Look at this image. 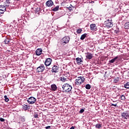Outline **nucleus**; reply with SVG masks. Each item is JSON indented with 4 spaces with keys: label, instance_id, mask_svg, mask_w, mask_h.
Wrapping results in <instances>:
<instances>
[{
    "label": "nucleus",
    "instance_id": "f257e3e1",
    "mask_svg": "<svg viewBox=\"0 0 129 129\" xmlns=\"http://www.w3.org/2000/svg\"><path fill=\"white\" fill-rule=\"evenodd\" d=\"M62 88L66 92H70V91L72 89V86L68 84H65L62 86Z\"/></svg>",
    "mask_w": 129,
    "mask_h": 129
},
{
    "label": "nucleus",
    "instance_id": "f03ea898",
    "mask_svg": "<svg viewBox=\"0 0 129 129\" xmlns=\"http://www.w3.org/2000/svg\"><path fill=\"white\" fill-rule=\"evenodd\" d=\"M84 80H85L84 77H78L76 80V84L77 85H79L82 83H83L84 82Z\"/></svg>",
    "mask_w": 129,
    "mask_h": 129
},
{
    "label": "nucleus",
    "instance_id": "7ed1b4c3",
    "mask_svg": "<svg viewBox=\"0 0 129 129\" xmlns=\"http://www.w3.org/2000/svg\"><path fill=\"white\" fill-rule=\"evenodd\" d=\"M70 40V38L68 36H65L61 39V44L62 45H66L67 43H69V41Z\"/></svg>",
    "mask_w": 129,
    "mask_h": 129
},
{
    "label": "nucleus",
    "instance_id": "20e7f679",
    "mask_svg": "<svg viewBox=\"0 0 129 129\" xmlns=\"http://www.w3.org/2000/svg\"><path fill=\"white\" fill-rule=\"evenodd\" d=\"M104 24L107 28H111L112 27H113V24H112L111 20H107L105 22Z\"/></svg>",
    "mask_w": 129,
    "mask_h": 129
},
{
    "label": "nucleus",
    "instance_id": "39448f33",
    "mask_svg": "<svg viewBox=\"0 0 129 129\" xmlns=\"http://www.w3.org/2000/svg\"><path fill=\"white\" fill-rule=\"evenodd\" d=\"M27 101L29 104H34V103L36 102V98L34 97H30L28 99Z\"/></svg>",
    "mask_w": 129,
    "mask_h": 129
},
{
    "label": "nucleus",
    "instance_id": "423d86ee",
    "mask_svg": "<svg viewBox=\"0 0 129 129\" xmlns=\"http://www.w3.org/2000/svg\"><path fill=\"white\" fill-rule=\"evenodd\" d=\"M45 70V66L44 64H40L39 67H38L36 71L37 72L40 73V72H43Z\"/></svg>",
    "mask_w": 129,
    "mask_h": 129
},
{
    "label": "nucleus",
    "instance_id": "0eeeda50",
    "mask_svg": "<svg viewBox=\"0 0 129 129\" xmlns=\"http://www.w3.org/2000/svg\"><path fill=\"white\" fill-rule=\"evenodd\" d=\"M121 116L122 118L124 119H127L129 118V113L127 112H124L121 113Z\"/></svg>",
    "mask_w": 129,
    "mask_h": 129
},
{
    "label": "nucleus",
    "instance_id": "6e6552de",
    "mask_svg": "<svg viewBox=\"0 0 129 129\" xmlns=\"http://www.w3.org/2000/svg\"><path fill=\"white\" fill-rule=\"evenodd\" d=\"M51 63H52V59L50 58H47L46 59L44 64L45 66H50Z\"/></svg>",
    "mask_w": 129,
    "mask_h": 129
},
{
    "label": "nucleus",
    "instance_id": "1a4fd4ad",
    "mask_svg": "<svg viewBox=\"0 0 129 129\" xmlns=\"http://www.w3.org/2000/svg\"><path fill=\"white\" fill-rule=\"evenodd\" d=\"M51 72L52 73H57V72H59V67H57L56 66H54L52 68Z\"/></svg>",
    "mask_w": 129,
    "mask_h": 129
},
{
    "label": "nucleus",
    "instance_id": "9d476101",
    "mask_svg": "<svg viewBox=\"0 0 129 129\" xmlns=\"http://www.w3.org/2000/svg\"><path fill=\"white\" fill-rule=\"evenodd\" d=\"M6 11V6L4 5H0V15H2V14H4Z\"/></svg>",
    "mask_w": 129,
    "mask_h": 129
},
{
    "label": "nucleus",
    "instance_id": "9b49d317",
    "mask_svg": "<svg viewBox=\"0 0 129 129\" xmlns=\"http://www.w3.org/2000/svg\"><path fill=\"white\" fill-rule=\"evenodd\" d=\"M118 60H119V56H115L113 59L110 60L109 61V63H114L115 61H118Z\"/></svg>",
    "mask_w": 129,
    "mask_h": 129
},
{
    "label": "nucleus",
    "instance_id": "f8f14e48",
    "mask_svg": "<svg viewBox=\"0 0 129 129\" xmlns=\"http://www.w3.org/2000/svg\"><path fill=\"white\" fill-rule=\"evenodd\" d=\"M54 5V3L52 0H48L46 2V7H52Z\"/></svg>",
    "mask_w": 129,
    "mask_h": 129
},
{
    "label": "nucleus",
    "instance_id": "ddd939ff",
    "mask_svg": "<svg viewBox=\"0 0 129 129\" xmlns=\"http://www.w3.org/2000/svg\"><path fill=\"white\" fill-rule=\"evenodd\" d=\"M87 59L91 60L92 58H93V54L90 52H87V55H86Z\"/></svg>",
    "mask_w": 129,
    "mask_h": 129
},
{
    "label": "nucleus",
    "instance_id": "4468645a",
    "mask_svg": "<svg viewBox=\"0 0 129 129\" xmlns=\"http://www.w3.org/2000/svg\"><path fill=\"white\" fill-rule=\"evenodd\" d=\"M90 28L92 31H97V27H96V25H95V24H91Z\"/></svg>",
    "mask_w": 129,
    "mask_h": 129
},
{
    "label": "nucleus",
    "instance_id": "2eb2a0df",
    "mask_svg": "<svg viewBox=\"0 0 129 129\" xmlns=\"http://www.w3.org/2000/svg\"><path fill=\"white\" fill-rule=\"evenodd\" d=\"M42 52H43V50L41 48H38L36 50V55L40 56L42 54Z\"/></svg>",
    "mask_w": 129,
    "mask_h": 129
},
{
    "label": "nucleus",
    "instance_id": "dca6fc26",
    "mask_svg": "<svg viewBox=\"0 0 129 129\" xmlns=\"http://www.w3.org/2000/svg\"><path fill=\"white\" fill-rule=\"evenodd\" d=\"M57 88V86L55 84H52L50 86V90L51 91H56Z\"/></svg>",
    "mask_w": 129,
    "mask_h": 129
},
{
    "label": "nucleus",
    "instance_id": "f3484780",
    "mask_svg": "<svg viewBox=\"0 0 129 129\" xmlns=\"http://www.w3.org/2000/svg\"><path fill=\"white\" fill-rule=\"evenodd\" d=\"M76 61L77 64H78V65H80V64H81V62H83L82 59H81V58H79V57L76 58Z\"/></svg>",
    "mask_w": 129,
    "mask_h": 129
},
{
    "label": "nucleus",
    "instance_id": "a211bd4d",
    "mask_svg": "<svg viewBox=\"0 0 129 129\" xmlns=\"http://www.w3.org/2000/svg\"><path fill=\"white\" fill-rule=\"evenodd\" d=\"M10 5H11V0H6L5 3V6H6V7L9 8V7H10Z\"/></svg>",
    "mask_w": 129,
    "mask_h": 129
},
{
    "label": "nucleus",
    "instance_id": "6ab92c4d",
    "mask_svg": "<svg viewBox=\"0 0 129 129\" xmlns=\"http://www.w3.org/2000/svg\"><path fill=\"white\" fill-rule=\"evenodd\" d=\"M28 108L29 107L28 105L26 104L22 105V110H25L26 111V110H28Z\"/></svg>",
    "mask_w": 129,
    "mask_h": 129
},
{
    "label": "nucleus",
    "instance_id": "aec40b11",
    "mask_svg": "<svg viewBox=\"0 0 129 129\" xmlns=\"http://www.w3.org/2000/svg\"><path fill=\"white\" fill-rule=\"evenodd\" d=\"M59 6H56L54 8L52 9V12H57V11H59Z\"/></svg>",
    "mask_w": 129,
    "mask_h": 129
},
{
    "label": "nucleus",
    "instance_id": "412c9836",
    "mask_svg": "<svg viewBox=\"0 0 129 129\" xmlns=\"http://www.w3.org/2000/svg\"><path fill=\"white\" fill-rule=\"evenodd\" d=\"M87 36V34L86 33L83 34L80 38L81 40H84L85 38H86Z\"/></svg>",
    "mask_w": 129,
    "mask_h": 129
},
{
    "label": "nucleus",
    "instance_id": "4be33fe9",
    "mask_svg": "<svg viewBox=\"0 0 129 129\" xmlns=\"http://www.w3.org/2000/svg\"><path fill=\"white\" fill-rule=\"evenodd\" d=\"M102 126V124L97 123L95 125L96 128H101V127Z\"/></svg>",
    "mask_w": 129,
    "mask_h": 129
},
{
    "label": "nucleus",
    "instance_id": "5701e85b",
    "mask_svg": "<svg viewBox=\"0 0 129 129\" xmlns=\"http://www.w3.org/2000/svg\"><path fill=\"white\" fill-rule=\"evenodd\" d=\"M20 120L21 121H22V122H24V121H25V120H26V118L24 116L21 117L20 118Z\"/></svg>",
    "mask_w": 129,
    "mask_h": 129
},
{
    "label": "nucleus",
    "instance_id": "b1692460",
    "mask_svg": "<svg viewBox=\"0 0 129 129\" xmlns=\"http://www.w3.org/2000/svg\"><path fill=\"white\" fill-rule=\"evenodd\" d=\"M68 9L70 11H73V9L76 10V7L72 6L71 7H69Z\"/></svg>",
    "mask_w": 129,
    "mask_h": 129
},
{
    "label": "nucleus",
    "instance_id": "393cba45",
    "mask_svg": "<svg viewBox=\"0 0 129 129\" xmlns=\"http://www.w3.org/2000/svg\"><path fill=\"white\" fill-rule=\"evenodd\" d=\"M125 29H129V22H126L124 24Z\"/></svg>",
    "mask_w": 129,
    "mask_h": 129
},
{
    "label": "nucleus",
    "instance_id": "a878e982",
    "mask_svg": "<svg viewBox=\"0 0 129 129\" xmlns=\"http://www.w3.org/2000/svg\"><path fill=\"white\" fill-rule=\"evenodd\" d=\"M4 98H5V101H6V102H8V101L10 100L9 98H8V96H7V95L4 96Z\"/></svg>",
    "mask_w": 129,
    "mask_h": 129
},
{
    "label": "nucleus",
    "instance_id": "bb28decb",
    "mask_svg": "<svg viewBox=\"0 0 129 129\" xmlns=\"http://www.w3.org/2000/svg\"><path fill=\"white\" fill-rule=\"evenodd\" d=\"M10 40L9 38H6L4 42H5V44H9V43H10Z\"/></svg>",
    "mask_w": 129,
    "mask_h": 129
},
{
    "label": "nucleus",
    "instance_id": "cd10ccee",
    "mask_svg": "<svg viewBox=\"0 0 129 129\" xmlns=\"http://www.w3.org/2000/svg\"><path fill=\"white\" fill-rule=\"evenodd\" d=\"M85 88L86 89L89 90L90 88H91V86H90L89 84H87L85 86Z\"/></svg>",
    "mask_w": 129,
    "mask_h": 129
},
{
    "label": "nucleus",
    "instance_id": "c85d7f7f",
    "mask_svg": "<svg viewBox=\"0 0 129 129\" xmlns=\"http://www.w3.org/2000/svg\"><path fill=\"white\" fill-rule=\"evenodd\" d=\"M40 11V9L39 8H36L35 9V10H34V12L35 13V14H39V11Z\"/></svg>",
    "mask_w": 129,
    "mask_h": 129
},
{
    "label": "nucleus",
    "instance_id": "c756f323",
    "mask_svg": "<svg viewBox=\"0 0 129 129\" xmlns=\"http://www.w3.org/2000/svg\"><path fill=\"white\" fill-rule=\"evenodd\" d=\"M82 32V29L81 28L78 29L77 30V34H80Z\"/></svg>",
    "mask_w": 129,
    "mask_h": 129
},
{
    "label": "nucleus",
    "instance_id": "7c9ffc66",
    "mask_svg": "<svg viewBox=\"0 0 129 129\" xmlns=\"http://www.w3.org/2000/svg\"><path fill=\"white\" fill-rule=\"evenodd\" d=\"M113 82L114 83H117L118 82V78L114 79Z\"/></svg>",
    "mask_w": 129,
    "mask_h": 129
},
{
    "label": "nucleus",
    "instance_id": "2f4dec72",
    "mask_svg": "<svg viewBox=\"0 0 129 129\" xmlns=\"http://www.w3.org/2000/svg\"><path fill=\"white\" fill-rule=\"evenodd\" d=\"M120 98H121V100H124V99H125V97L124 95H121L120 96Z\"/></svg>",
    "mask_w": 129,
    "mask_h": 129
},
{
    "label": "nucleus",
    "instance_id": "473e14b6",
    "mask_svg": "<svg viewBox=\"0 0 129 129\" xmlns=\"http://www.w3.org/2000/svg\"><path fill=\"white\" fill-rule=\"evenodd\" d=\"M39 116V115L37 114H34V117H35V118H38V117Z\"/></svg>",
    "mask_w": 129,
    "mask_h": 129
},
{
    "label": "nucleus",
    "instance_id": "72a5a7b5",
    "mask_svg": "<svg viewBox=\"0 0 129 129\" xmlns=\"http://www.w3.org/2000/svg\"><path fill=\"white\" fill-rule=\"evenodd\" d=\"M83 112H84V109H81L80 111H79V113H83Z\"/></svg>",
    "mask_w": 129,
    "mask_h": 129
},
{
    "label": "nucleus",
    "instance_id": "f704fd0d",
    "mask_svg": "<svg viewBox=\"0 0 129 129\" xmlns=\"http://www.w3.org/2000/svg\"><path fill=\"white\" fill-rule=\"evenodd\" d=\"M65 79H66L65 78H61L60 80L61 81H62V82H65Z\"/></svg>",
    "mask_w": 129,
    "mask_h": 129
},
{
    "label": "nucleus",
    "instance_id": "c9c22d12",
    "mask_svg": "<svg viewBox=\"0 0 129 129\" xmlns=\"http://www.w3.org/2000/svg\"><path fill=\"white\" fill-rule=\"evenodd\" d=\"M115 32L116 34H118V33H119V30L117 29V30H115Z\"/></svg>",
    "mask_w": 129,
    "mask_h": 129
},
{
    "label": "nucleus",
    "instance_id": "e433bc0d",
    "mask_svg": "<svg viewBox=\"0 0 129 129\" xmlns=\"http://www.w3.org/2000/svg\"><path fill=\"white\" fill-rule=\"evenodd\" d=\"M111 106H115V107H116V106H117V104H111Z\"/></svg>",
    "mask_w": 129,
    "mask_h": 129
},
{
    "label": "nucleus",
    "instance_id": "4c0bfd02",
    "mask_svg": "<svg viewBox=\"0 0 129 129\" xmlns=\"http://www.w3.org/2000/svg\"><path fill=\"white\" fill-rule=\"evenodd\" d=\"M0 121L2 122L5 121V119L3 118H0Z\"/></svg>",
    "mask_w": 129,
    "mask_h": 129
},
{
    "label": "nucleus",
    "instance_id": "58836bf2",
    "mask_svg": "<svg viewBox=\"0 0 129 129\" xmlns=\"http://www.w3.org/2000/svg\"><path fill=\"white\" fill-rule=\"evenodd\" d=\"M46 129H50L51 128V126H47L45 127Z\"/></svg>",
    "mask_w": 129,
    "mask_h": 129
},
{
    "label": "nucleus",
    "instance_id": "ea45409f",
    "mask_svg": "<svg viewBox=\"0 0 129 129\" xmlns=\"http://www.w3.org/2000/svg\"><path fill=\"white\" fill-rule=\"evenodd\" d=\"M74 128H75V127H74V126H72L70 128V129H74Z\"/></svg>",
    "mask_w": 129,
    "mask_h": 129
},
{
    "label": "nucleus",
    "instance_id": "a19ab883",
    "mask_svg": "<svg viewBox=\"0 0 129 129\" xmlns=\"http://www.w3.org/2000/svg\"><path fill=\"white\" fill-rule=\"evenodd\" d=\"M17 1H20V0H17Z\"/></svg>",
    "mask_w": 129,
    "mask_h": 129
}]
</instances>
